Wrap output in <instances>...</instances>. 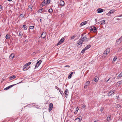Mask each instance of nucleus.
Wrapping results in <instances>:
<instances>
[{
	"instance_id": "9",
	"label": "nucleus",
	"mask_w": 122,
	"mask_h": 122,
	"mask_svg": "<svg viewBox=\"0 0 122 122\" xmlns=\"http://www.w3.org/2000/svg\"><path fill=\"white\" fill-rule=\"evenodd\" d=\"M16 84H14V85H10V86H7V87H6V88H5L4 89V90H7L10 88L11 87H12L13 86H14Z\"/></svg>"
},
{
	"instance_id": "30",
	"label": "nucleus",
	"mask_w": 122,
	"mask_h": 122,
	"mask_svg": "<svg viewBox=\"0 0 122 122\" xmlns=\"http://www.w3.org/2000/svg\"><path fill=\"white\" fill-rule=\"evenodd\" d=\"M43 10V8H42L38 10V12L40 13H41L43 11V10Z\"/></svg>"
},
{
	"instance_id": "26",
	"label": "nucleus",
	"mask_w": 122,
	"mask_h": 122,
	"mask_svg": "<svg viewBox=\"0 0 122 122\" xmlns=\"http://www.w3.org/2000/svg\"><path fill=\"white\" fill-rule=\"evenodd\" d=\"M53 12V10L52 9H49L48 10V12L50 14L52 13Z\"/></svg>"
},
{
	"instance_id": "34",
	"label": "nucleus",
	"mask_w": 122,
	"mask_h": 122,
	"mask_svg": "<svg viewBox=\"0 0 122 122\" xmlns=\"http://www.w3.org/2000/svg\"><path fill=\"white\" fill-rule=\"evenodd\" d=\"M86 50V49L85 48H84L82 50V51H81V53H82V54H83L84 53V52Z\"/></svg>"
},
{
	"instance_id": "61",
	"label": "nucleus",
	"mask_w": 122,
	"mask_h": 122,
	"mask_svg": "<svg viewBox=\"0 0 122 122\" xmlns=\"http://www.w3.org/2000/svg\"><path fill=\"white\" fill-rule=\"evenodd\" d=\"M122 16V15H120L119 16H118V17H120V16Z\"/></svg>"
},
{
	"instance_id": "50",
	"label": "nucleus",
	"mask_w": 122,
	"mask_h": 122,
	"mask_svg": "<svg viewBox=\"0 0 122 122\" xmlns=\"http://www.w3.org/2000/svg\"><path fill=\"white\" fill-rule=\"evenodd\" d=\"M87 85H85L84 86V88H87Z\"/></svg>"
},
{
	"instance_id": "29",
	"label": "nucleus",
	"mask_w": 122,
	"mask_h": 122,
	"mask_svg": "<svg viewBox=\"0 0 122 122\" xmlns=\"http://www.w3.org/2000/svg\"><path fill=\"white\" fill-rule=\"evenodd\" d=\"M106 53H107L108 54L109 53L110 51V48H107L106 50Z\"/></svg>"
},
{
	"instance_id": "6",
	"label": "nucleus",
	"mask_w": 122,
	"mask_h": 122,
	"mask_svg": "<svg viewBox=\"0 0 122 122\" xmlns=\"http://www.w3.org/2000/svg\"><path fill=\"white\" fill-rule=\"evenodd\" d=\"M64 93H65V97L66 98H67V97L69 93V92L68 90L67 89H66Z\"/></svg>"
},
{
	"instance_id": "57",
	"label": "nucleus",
	"mask_w": 122,
	"mask_h": 122,
	"mask_svg": "<svg viewBox=\"0 0 122 122\" xmlns=\"http://www.w3.org/2000/svg\"><path fill=\"white\" fill-rule=\"evenodd\" d=\"M20 16H22V17L24 16V15L23 14L20 15Z\"/></svg>"
},
{
	"instance_id": "47",
	"label": "nucleus",
	"mask_w": 122,
	"mask_h": 122,
	"mask_svg": "<svg viewBox=\"0 0 122 122\" xmlns=\"http://www.w3.org/2000/svg\"><path fill=\"white\" fill-rule=\"evenodd\" d=\"M65 67H70L69 65H67L66 66H65Z\"/></svg>"
},
{
	"instance_id": "43",
	"label": "nucleus",
	"mask_w": 122,
	"mask_h": 122,
	"mask_svg": "<svg viewBox=\"0 0 122 122\" xmlns=\"http://www.w3.org/2000/svg\"><path fill=\"white\" fill-rule=\"evenodd\" d=\"M34 27V26H30V29H32Z\"/></svg>"
},
{
	"instance_id": "59",
	"label": "nucleus",
	"mask_w": 122,
	"mask_h": 122,
	"mask_svg": "<svg viewBox=\"0 0 122 122\" xmlns=\"http://www.w3.org/2000/svg\"><path fill=\"white\" fill-rule=\"evenodd\" d=\"M58 90H59V91L60 92L61 91V89H59V88H58Z\"/></svg>"
},
{
	"instance_id": "45",
	"label": "nucleus",
	"mask_w": 122,
	"mask_h": 122,
	"mask_svg": "<svg viewBox=\"0 0 122 122\" xmlns=\"http://www.w3.org/2000/svg\"><path fill=\"white\" fill-rule=\"evenodd\" d=\"M75 37L74 36H73L71 38V40L73 39Z\"/></svg>"
},
{
	"instance_id": "53",
	"label": "nucleus",
	"mask_w": 122,
	"mask_h": 122,
	"mask_svg": "<svg viewBox=\"0 0 122 122\" xmlns=\"http://www.w3.org/2000/svg\"><path fill=\"white\" fill-rule=\"evenodd\" d=\"M111 78H109L106 81V82H107L109 81L110 80V79Z\"/></svg>"
},
{
	"instance_id": "23",
	"label": "nucleus",
	"mask_w": 122,
	"mask_h": 122,
	"mask_svg": "<svg viewBox=\"0 0 122 122\" xmlns=\"http://www.w3.org/2000/svg\"><path fill=\"white\" fill-rule=\"evenodd\" d=\"M19 36H21L22 37L23 33L22 32V31H19Z\"/></svg>"
},
{
	"instance_id": "40",
	"label": "nucleus",
	"mask_w": 122,
	"mask_h": 122,
	"mask_svg": "<svg viewBox=\"0 0 122 122\" xmlns=\"http://www.w3.org/2000/svg\"><path fill=\"white\" fill-rule=\"evenodd\" d=\"M107 53L106 52H104L103 54V56H104L105 57L107 55Z\"/></svg>"
},
{
	"instance_id": "1",
	"label": "nucleus",
	"mask_w": 122,
	"mask_h": 122,
	"mask_svg": "<svg viewBox=\"0 0 122 122\" xmlns=\"http://www.w3.org/2000/svg\"><path fill=\"white\" fill-rule=\"evenodd\" d=\"M83 42V41H82V39L81 38L79 39V41H78L77 44L78 45L79 47H81Z\"/></svg>"
},
{
	"instance_id": "41",
	"label": "nucleus",
	"mask_w": 122,
	"mask_h": 122,
	"mask_svg": "<svg viewBox=\"0 0 122 122\" xmlns=\"http://www.w3.org/2000/svg\"><path fill=\"white\" fill-rule=\"evenodd\" d=\"M90 82L89 81H86L85 83V85H88L89 84Z\"/></svg>"
},
{
	"instance_id": "63",
	"label": "nucleus",
	"mask_w": 122,
	"mask_h": 122,
	"mask_svg": "<svg viewBox=\"0 0 122 122\" xmlns=\"http://www.w3.org/2000/svg\"><path fill=\"white\" fill-rule=\"evenodd\" d=\"M21 82H19V83H17V84H19V83H21Z\"/></svg>"
},
{
	"instance_id": "38",
	"label": "nucleus",
	"mask_w": 122,
	"mask_h": 122,
	"mask_svg": "<svg viewBox=\"0 0 122 122\" xmlns=\"http://www.w3.org/2000/svg\"><path fill=\"white\" fill-rule=\"evenodd\" d=\"M94 32H96L97 30V28L95 27H94Z\"/></svg>"
},
{
	"instance_id": "58",
	"label": "nucleus",
	"mask_w": 122,
	"mask_h": 122,
	"mask_svg": "<svg viewBox=\"0 0 122 122\" xmlns=\"http://www.w3.org/2000/svg\"><path fill=\"white\" fill-rule=\"evenodd\" d=\"M1 9L2 10V8L1 6L0 5V9Z\"/></svg>"
},
{
	"instance_id": "64",
	"label": "nucleus",
	"mask_w": 122,
	"mask_h": 122,
	"mask_svg": "<svg viewBox=\"0 0 122 122\" xmlns=\"http://www.w3.org/2000/svg\"><path fill=\"white\" fill-rule=\"evenodd\" d=\"M117 20H119L118 18H117Z\"/></svg>"
},
{
	"instance_id": "13",
	"label": "nucleus",
	"mask_w": 122,
	"mask_h": 122,
	"mask_svg": "<svg viewBox=\"0 0 122 122\" xmlns=\"http://www.w3.org/2000/svg\"><path fill=\"white\" fill-rule=\"evenodd\" d=\"M75 72H72L68 76V78L69 79H70L72 76V75L74 73H75Z\"/></svg>"
},
{
	"instance_id": "21",
	"label": "nucleus",
	"mask_w": 122,
	"mask_h": 122,
	"mask_svg": "<svg viewBox=\"0 0 122 122\" xmlns=\"http://www.w3.org/2000/svg\"><path fill=\"white\" fill-rule=\"evenodd\" d=\"M87 22L86 21H85L84 22H82L81 24V26H83V25H84L86 24L87 23Z\"/></svg>"
},
{
	"instance_id": "25",
	"label": "nucleus",
	"mask_w": 122,
	"mask_h": 122,
	"mask_svg": "<svg viewBox=\"0 0 122 122\" xmlns=\"http://www.w3.org/2000/svg\"><path fill=\"white\" fill-rule=\"evenodd\" d=\"M91 46V45H88L86 47H85V48L86 49V50H87V49H89Z\"/></svg>"
},
{
	"instance_id": "60",
	"label": "nucleus",
	"mask_w": 122,
	"mask_h": 122,
	"mask_svg": "<svg viewBox=\"0 0 122 122\" xmlns=\"http://www.w3.org/2000/svg\"><path fill=\"white\" fill-rule=\"evenodd\" d=\"M7 0L9 1H12V0Z\"/></svg>"
},
{
	"instance_id": "11",
	"label": "nucleus",
	"mask_w": 122,
	"mask_h": 122,
	"mask_svg": "<svg viewBox=\"0 0 122 122\" xmlns=\"http://www.w3.org/2000/svg\"><path fill=\"white\" fill-rule=\"evenodd\" d=\"M97 13H99L103 12V10L101 8H99L97 9Z\"/></svg>"
},
{
	"instance_id": "20",
	"label": "nucleus",
	"mask_w": 122,
	"mask_h": 122,
	"mask_svg": "<svg viewBox=\"0 0 122 122\" xmlns=\"http://www.w3.org/2000/svg\"><path fill=\"white\" fill-rule=\"evenodd\" d=\"M115 10H112L109 11V12L107 14H109V13L110 14H111L112 13H113L114 12ZM108 15V14H107Z\"/></svg>"
},
{
	"instance_id": "14",
	"label": "nucleus",
	"mask_w": 122,
	"mask_h": 122,
	"mask_svg": "<svg viewBox=\"0 0 122 122\" xmlns=\"http://www.w3.org/2000/svg\"><path fill=\"white\" fill-rule=\"evenodd\" d=\"M14 54L13 53H12L9 56V58L10 59H12L14 57Z\"/></svg>"
},
{
	"instance_id": "28",
	"label": "nucleus",
	"mask_w": 122,
	"mask_h": 122,
	"mask_svg": "<svg viewBox=\"0 0 122 122\" xmlns=\"http://www.w3.org/2000/svg\"><path fill=\"white\" fill-rule=\"evenodd\" d=\"M111 116H108L107 118V120L108 121H109L111 119Z\"/></svg>"
},
{
	"instance_id": "3",
	"label": "nucleus",
	"mask_w": 122,
	"mask_h": 122,
	"mask_svg": "<svg viewBox=\"0 0 122 122\" xmlns=\"http://www.w3.org/2000/svg\"><path fill=\"white\" fill-rule=\"evenodd\" d=\"M64 40L65 39L64 38H62L58 42L57 44V46L61 44L62 43Z\"/></svg>"
},
{
	"instance_id": "2",
	"label": "nucleus",
	"mask_w": 122,
	"mask_h": 122,
	"mask_svg": "<svg viewBox=\"0 0 122 122\" xmlns=\"http://www.w3.org/2000/svg\"><path fill=\"white\" fill-rule=\"evenodd\" d=\"M41 62L42 61L41 60H40L39 61H38L36 63V66H35V68H37L40 65Z\"/></svg>"
},
{
	"instance_id": "33",
	"label": "nucleus",
	"mask_w": 122,
	"mask_h": 122,
	"mask_svg": "<svg viewBox=\"0 0 122 122\" xmlns=\"http://www.w3.org/2000/svg\"><path fill=\"white\" fill-rule=\"evenodd\" d=\"M22 28L25 29V30H26L27 29V26L25 25H24L23 26Z\"/></svg>"
},
{
	"instance_id": "54",
	"label": "nucleus",
	"mask_w": 122,
	"mask_h": 122,
	"mask_svg": "<svg viewBox=\"0 0 122 122\" xmlns=\"http://www.w3.org/2000/svg\"><path fill=\"white\" fill-rule=\"evenodd\" d=\"M60 92V93L62 95V94H63V92L61 91Z\"/></svg>"
},
{
	"instance_id": "24",
	"label": "nucleus",
	"mask_w": 122,
	"mask_h": 122,
	"mask_svg": "<svg viewBox=\"0 0 122 122\" xmlns=\"http://www.w3.org/2000/svg\"><path fill=\"white\" fill-rule=\"evenodd\" d=\"M122 41L120 40V39H118L117 40L116 43H117V44H120Z\"/></svg>"
},
{
	"instance_id": "10",
	"label": "nucleus",
	"mask_w": 122,
	"mask_h": 122,
	"mask_svg": "<svg viewBox=\"0 0 122 122\" xmlns=\"http://www.w3.org/2000/svg\"><path fill=\"white\" fill-rule=\"evenodd\" d=\"M82 117L81 116H79L77 118L75 119V120L78 119V121L79 122H80L81 121Z\"/></svg>"
},
{
	"instance_id": "35",
	"label": "nucleus",
	"mask_w": 122,
	"mask_h": 122,
	"mask_svg": "<svg viewBox=\"0 0 122 122\" xmlns=\"http://www.w3.org/2000/svg\"><path fill=\"white\" fill-rule=\"evenodd\" d=\"M31 64V62H29L26 63L25 65L27 66H29Z\"/></svg>"
},
{
	"instance_id": "44",
	"label": "nucleus",
	"mask_w": 122,
	"mask_h": 122,
	"mask_svg": "<svg viewBox=\"0 0 122 122\" xmlns=\"http://www.w3.org/2000/svg\"><path fill=\"white\" fill-rule=\"evenodd\" d=\"M42 4L43 5V6L44 5H44V4H45V1L43 2H42Z\"/></svg>"
},
{
	"instance_id": "27",
	"label": "nucleus",
	"mask_w": 122,
	"mask_h": 122,
	"mask_svg": "<svg viewBox=\"0 0 122 122\" xmlns=\"http://www.w3.org/2000/svg\"><path fill=\"white\" fill-rule=\"evenodd\" d=\"M33 6L32 5H29L28 7V9L29 10L32 9Z\"/></svg>"
},
{
	"instance_id": "49",
	"label": "nucleus",
	"mask_w": 122,
	"mask_h": 122,
	"mask_svg": "<svg viewBox=\"0 0 122 122\" xmlns=\"http://www.w3.org/2000/svg\"><path fill=\"white\" fill-rule=\"evenodd\" d=\"M86 106L85 105H83L81 107L82 108H84Z\"/></svg>"
},
{
	"instance_id": "8",
	"label": "nucleus",
	"mask_w": 122,
	"mask_h": 122,
	"mask_svg": "<svg viewBox=\"0 0 122 122\" xmlns=\"http://www.w3.org/2000/svg\"><path fill=\"white\" fill-rule=\"evenodd\" d=\"M46 36V32H43L41 34V37L43 38H45Z\"/></svg>"
},
{
	"instance_id": "12",
	"label": "nucleus",
	"mask_w": 122,
	"mask_h": 122,
	"mask_svg": "<svg viewBox=\"0 0 122 122\" xmlns=\"http://www.w3.org/2000/svg\"><path fill=\"white\" fill-rule=\"evenodd\" d=\"M59 4L61 6H63L65 4L64 2L62 0H60V1Z\"/></svg>"
},
{
	"instance_id": "39",
	"label": "nucleus",
	"mask_w": 122,
	"mask_h": 122,
	"mask_svg": "<svg viewBox=\"0 0 122 122\" xmlns=\"http://www.w3.org/2000/svg\"><path fill=\"white\" fill-rule=\"evenodd\" d=\"M120 107H121L120 105L119 104H117L116 106V107L117 108H119Z\"/></svg>"
},
{
	"instance_id": "7",
	"label": "nucleus",
	"mask_w": 122,
	"mask_h": 122,
	"mask_svg": "<svg viewBox=\"0 0 122 122\" xmlns=\"http://www.w3.org/2000/svg\"><path fill=\"white\" fill-rule=\"evenodd\" d=\"M81 39H82V41H83V42L84 41H87L88 40V39L85 36V37H81Z\"/></svg>"
},
{
	"instance_id": "48",
	"label": "nucleus",
	"mask_w": 122,
	"mask_h": 122,
	"mask_svg": "<svg viewBox=\"0 0 122 122\" xmlns=\"http://www.w3.org/2000/svg\"><path fill=\"white\" fill-rule=\"evenodd\" d=\"M94 28H92L91 29H90V30L92 31H93L94 32Z\"/></svg>"
},
{
	"instance_id": "46",
	"label": "nucleus",
	"mask_w": 122,
	"mask_h": 122,
	"mask_svg": "<svg viewBox=\"0 0 122 122\" xmlns=\"http://www.w3.org/2000/svg\"><path fill=\"white\" fill-rule=\"evenodd\" d=\"M119 97L118 96H116V99H117L118 100H119Z\"/></svg>"
},
{
	"instance_id": "4",
	"label": "nucleus",
	"mask_w": 122,
	"mask_h": 122,
	"mask_svg": "<svg viewBox=\"0 0 122 122\" xmlns=\"http://www.w3.org/2000/svg\"><path fill=\"white\" fill-rule=\"evenodd\" d=\"M115 90H112L111 91H109L108 93V96H110L112 94H113L115 92Z\"/></svg>"
},
{
	"instance_id": "32",
	"label": "nucleus",
	"mask_w": 122,
	"mask_h": 122,
	"mask_svg": "<svg viewBox=\"0 0 122 122\" xmlns=\"http://www.w3.org/2000/svg\"><path fill=\"white\" fill-rule=\"evenodd\" d=\"M117 56H115L114 58L113 59V61H114V62H115L116 61L117 59Z\"/></svg>"
},
{
	"instance_id": "31",
	"label": "nucleus",
	"mask_w": 122,
	"mask_h": 122,
	"mask_svg": "<svg viewBox=\"0 0 122 122\" xmlns=\"http://www.w3.org/2000/svg\"><path fill=\"white\" fill-rule=\"evenodd\" d=\"M122 83V80L120 81H118L117 82V84L118 85H120Z\"/></svg>"
},
{
	"instance_id": "42",
	"label": "nucleus",
	"mask_w": 122,
	"mask_h": 122,
	"mask_svg": "<svg viewBox=\"0 0 122 122\" xmlns=\"http://www.w3.org/2000/svg\"><path fill=\"white\" fill-rule=\"evenodd\" d=\"M104 109V108L103 107H101V108L100 110V111L101 112H102Z\"/></svg>"
},
{
	"instance_id": "51",
	"label": "nucleus",
	"mask_w": 122,
	"mask_h": 122,
	"mask_svg": "<svg viewBox=\"0 0 122 122\" xmlns=\"http://www.w3.org/2000/svg\"><path fill=\"white\" fill-rule=\"evenodd\" d=\"M119 39H120V40L121 41H122V36Z\"/></svg>"
},
{
	"instance_id": "36",
	"label": "nucleus",
	"mask_w": 122,
	"mask_h": 122,
	"mask_svg": "<svg viewBox=\"0 0 122 122\" xmlns=\"http://www.w3.org/2000/svg\"><path fill=\"white\" fill-rule=\"evenodd\" d=\"M78 108V107H77V108H76V110L74 112V114H76L77 113V112L78 110V109H77Z\"/></svg>"
},
{
	"instance_id": "5",
	"label": "nucleus",
	"mask_w": 122,
	"mask_h": 122,
	"mask_svg": "<svg viewBox=\"0 0 122 122\" xmlns=\"http://www.w3.org/2000/svg\"><path fill=\"white\" fill-rule=\"evenodd\" d=\"M49 112H50L52 109L53 108V104L52 103H51L49 106Z\"/></svg>"
},
{
	"instance_id": "52",
	"label": "nucleus",
	"mask_w": 122,
	"mask_h": 122,
	"mask_svg": "<svg viewBox=\"0 0 122 122\" xmlns=\"http://www.w3.org/2000/svg\"><path fill=\"white\" fill-rule=\"evenodd\" d=\"M55 88L57 90L58 89V88H58L56 86H55Z\"/></svg>"
},
{
	"instance_id": "56",
	"label": "nucleus",
	"mask_w": 122,
	"mask_h": 122,
	"mask_svg": "<svg viewBox=\"0 0 122 122\" xmlns=\"http://www.w3.org/2000/svg\"><path fill=\"white\" fill-rule=\"evenodd\" d=\"M115 77H112V79L113 80L114 79H115Z\"/></svg>"
},
{
	"instance_id": "19",
	"label": "nucleus",
	"mask_w": 122,
	"mask_h": 122,
	"mask_svg": "<svg viewBox=\"0 0 122 122\" xmlns=\"http://www.w3.org/2000/svg\"><path fill=\"white\" fill-rule=\"evenodd\" d=\"M101 24L103 25L105 24V20H102L100 22Z\"/></svg>"
},
{
	"instance_id": "37",
	"label": "nucleus",
	"mask_w": 122,
	"mask_h": 122,
	"mask_svg": "<svg viewBox=\"0 0 122 122\" xmlns=\"http://www.w3.org/2000/svg\"><path fill=\"white\" fill-rule=\"evenodd\" d=\"M50 0H47L46 1V4H48L50 3Z\"/></svg>"
},
{
	"instance_id": "62",
	"label": "nucleus",
	"mask_w": 122,
	"mask_h": 122,
	"mask_svg": "<svg viewBox=\"0 0 122 122\" xmlns=\"http://www.w3.org/2000/svg\"><path fill=\"white\" fill-rule=\"evenodd\" d=\"M83 34H82L81 35L82 37V36H83Z\"/></svg>"
},
{
	"instance_id": "15",
	"label": "nucleus",
	"mask_w": 122,
	"mask_h": 122,
	"mask_svg": "<svg viewBox=\"0 0 122 122\" xmlns=\"http://www.w3.org/2000/svg\"><path fill=\"white\" fill-rule=\"evenodd\" d=\"M99 79V78L97 76H95L93 80V81H94L96 82H97L98 81Z\"/></svg>"
},
{
	"instance_id": "16",
	"label": "nucleus",
	"mask_w": 122,
	"mask_h": 122,
	"mask_svg": "<svg viewBox=\"0 0 122 122\" xmlns=\"http://www.w3.org/2000/svg\"><path fill=\"white\" fill-rule=\"evenodd\" d=\"M27 66L25 65L24 66H23V70L24 71H26L27 70H28L29 68H26Z\"/></svg>"
},
{
	"instance_id": "55",
	"label": "nucleus",
	"mask_w": 122,
	"mask_h": 122,
	"mask_svg": "<svg viewBox=\"0 0 122 122\" xmlns=\"http://www.w3.org/2000/svg\"><path fill=\"white\" fill-rule=\"evenodd\" d=\"M98 121V120H95L94 122H97Z\"/></svg>"
},
{
	"instance_id": "18",
	"label": "nucleus",
	"mask_w": 122,
	"mask_h": 122,
	"mask_svg": "<svg viewBox=\"0 0 122 122\" xmlns=\"http://www.w3.org/2000/svg\"><path fill=\"white\" fill-rule=\"evenodd\" d=\"M122 77V72H121L120 74H119L118 76H117V78L119 79L120 78H121Z\"/></svg>"
},
{
	"instance_id": "22",
	"label": "nucleus",
	"mask_w": 122,
	"mask_h": 122,
	"mask_svg": "<svg viewBox=\"0 0 122 122\" xmlns=\"http://www.w3.org/2000/svg\"><path fill=\"white\" fill-rule=\"evenodd\" d=\"M10 38V36L8 34H7L5 36V38L7 39H9Z\"/></svg>"
},
{
	"instance_id": "17",
	"label": "nucleus",
	"mask_w": 122,
	"mask_h": 122,
	"mask_svg": "<svg viewBox=\"0 0 122 122\" xmlns=\"http://www.w3.org/2000/svg\"><path fill=\"white\" fill-rule=\"evenodd\" d=\"M16 76L15 75L12 76L10 77L9 79L12 80L16 78Z\"/></svg>"
}]
</instances>
